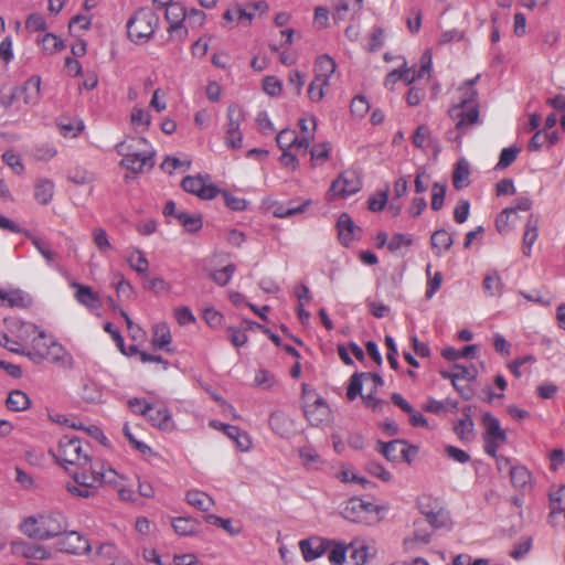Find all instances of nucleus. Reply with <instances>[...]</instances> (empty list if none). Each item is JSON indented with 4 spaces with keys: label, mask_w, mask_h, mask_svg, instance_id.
I'll return each instance as SVG.
<instances>
[{
    "label": "nucleus",
    "mask_w": 565,
    "mask_h": 565,
    "mask_svg": "<svg viewBox=\"0 0 565 565\" xmlns=\"http://www.w3.org/2000/svg\"><path fill=\"white\" fill-rule=\"evenodd\" d=\"M72 477L73 482L67 483L66 489L72 495L79 498H92L102 487L117 488L119 480H124V476L110 466L100 459H93L89 455H85L76 465Z\"/></svg>",
    "instance_id": "f257e3e1"
},
{
    "label": "nucleus",
    "mask_w": 565,
    "mask_h": 565,
    "mask_svg": "<svg viewBox=\"0 0 565 565\" xmlns=\"http://www.w3.org/2000/svg\"><path fill=\"white\" fill-rule=\"evenodd\" d=\"M68 527L66 516L60 511L31 515L21 523V531L31 539L46 541L57 537Z\"/></svg>",
    "instance_id": "f03ea898"
},
{
    "label": "nucleus",
    "mask_w": 565,
    "mask_h": 565,
    "mask_svg": "<svg viewBox=\"0 0 565 565\" xmlns=\"http://www.w3.org/2000/svg\"><path fill=\"white\" fill-rule=\"evenodd\" d=\"M115 150L122 157L120 166L134 173L141 172L145 167L154 166V151L145 137L118 142Z\"/></svg>",
    "instance_id": "7ed1b4c3"
},
{
    "label": "nucleus",
    "mask_w": 565,
    "mask_h": 565,
    "mask_svg": "<svg viewBox=\"0 0 565 565\" xmlns=\"http://www.w3.org/2000/svg\"><path fill=\"white\" fill-rule=\"evenodd\" d=\"M159 25V17L149 8L138 9L127 21V34L136 44L147 43Z\"/></svg>",
    "instance_id": "20e7f679"
},
{
    "label": "nucleus",
    "mask_w": 565,
    "mask_h": 565,
    "mask_svg": "<svg viewBox=\"0 0 565 565\" xmlns=\"http://www.w3.org/2000/svg\"><path fill=\"white\" fill-rule=\"evenodd\" d=\"M302 409L311 426L319 427L330 422L331 409L327 401L318 396L309 385H302Z\"/></svg>",
    "instance_id": "39448f33"
},
{
    "label": "nucleus",
    "mask_w": 565,
    "mask_h": 565,
    "mask_svg": "<svg viewBox=\"0 0 565 565\" xmlns=\"http://www.w3.org/2000/svg\"><path fill=\"white\" fill-rule=\"evenodd\" d=\"M30 344L31 349H26V356L35 363H40L45 359L60 361L64 353L63 347L49 338L42 330H38Z\"/></svg>",
    "instance_id": "423d86ee"
},
{
    "label": "nucleus",
    "mask_w": 565,
    "mask_h": 565,
    "mask_svg": "<svg viewBox=\"0 0 565 565\" xmlns=\"http://www.w3.org/2000/svg\"><path fill=\"white\" fill-rule=\"evenodd\" d=\"M56 461L67 469L66 465L76 466L85 455H88L83 443L75 436H63L54 451H51Z\"/></svg>",
    "instance_id": "0eeeda50"
},
{
    "label": "nucleus",
    "mask_w": 565,
    "mask_h": 565,
    "mask_svg": "<svg viewBox=\"0 0 565 565\" xmlns=\"http://www.w3.org/2000/svg\"><path fill=\"white\" fill-rule=\"evenodd\" d=\"M226 118L224 142L230 149H239L243 143V134L239 127L244 120V111L237 105H230Z\"/></svg>",
    "instance_id": "6e6552de"
},
{
    "label": "nucleus",
    "mask_w": 565,
    "mask_h": 565,
    "mask_svg": "<svg viewBox=\"0 0 565 565\" xmlns=\"http://www.w3.org/2000/svg\"><path fill=\"white\" fill-rule=\"evenodd\" d=\"M362 188V181L354 171L342 172L332 183L328 191L329 200L345 199L358 193Z\"/></svg>",
    "instance_id": "1a4fd4ad"
},
{
    "label": "nucleus",
    "mask_w": 565,
    "mask_h": 565,
    "mask_svg": "<svg viewBox=\"0 0 565 565\" xmlns=\"http://www.w3.org/2000/svg\"><path fill=\"white\" fill-rule=\"evenodd\" d=\"M448 114L456 122L457 136L455 137V141L460 146L461 137L467 134L471 127L480 124L479 108L450 107Z\"/></svg>",
    "instance_id": "9d476101"
},
{
    "label": "nucleus",
    "mask_w": 565,
    "mask_h": 565,
    "mask_svg": "<svg viewBox=\"0 0 565 565\" xmlns=\"http://www.w3.org/2000/svg\"><path fill=\"white\" fill-rule=\"evenodd\" d=\"M185 192L198 195L203 200H211L216 196L218 189L211 182L209 174L205 175H188L181 183Z\"/></svg>",
    "instance_id": "9b49d317"
},
{
    "label": "nucleus",
    "mask_w": 565,
    "mask_h": 565,
    "mask_svg": "<svg viewBox=\"0 0 565 565\" xmlns=\"http://www.w3.org/2000/svg\"><path fill=\"white\" fill-rule=\"evenodd\" d=\"M377 505L365 502L360 498H351L343 508L342 516L353 523H367L373 513H377Z\"/></svg>",
    "instance_id": "f8f14e48"
},
{
    "label": "nucleus",
    "mask_w": 565,
    "mask_h": 565,
    "mask_svg": "<svg viewBox=\"0 0 565 565\" xmlns=\"http://www.w3.org/2000/svg\"><path fill=\"white\" fill-rule=\"evenodd\" d=\"M57 541L58 551L67 554H88L92 550L88 540L77 531H65Z\"/></svg>",
    "instance_id": "ddd939ff"
},
{
    "label": "nucleus",
    "mask_w": 565,
    "mask_h": 565,
    "mask_svg": "<svg viewBox=\"0 0 565 565\" xmlns=\"http://www.w3.org/2000/svg\"><path fill=\"white\" fill-rule=\"evenodd\" d=\"M166 19L170 22L168 32L172 36H177L180 41H183L188 35V30L183 25V21L186 17L184 7L178 2H171L166 7Z\"/></svg>",
    "instance_id": "4468645a"
},
{
    "label": "nucleus",
    "mask_w": 565,
    "mask_h": 565,
    "mask_svg": "<svg viewBox=\"0 0 565 565\" xmlns=\"http://www.w3.org/2000/svg\"><path fill=\"white\" fill-rule=\"evenodd\" d=\"M331 540L321 536H311L299 543L305 561L311 562L322 556L330 547Z\"/></svg>",
    "instance_id": "2eb2a0df"
},
{
    "label": "nucleus",
    "mask_w": 565,
    "mask_h": 565,
    "mask_svg": "<svg viewBox=\"0 0 565 565\" xmlns=\"http://www.w3.org/2000/svg\"><path fill=\"white\" fill-rule=\"evenodd\" d=\"M71 287L76 289L74 295L76 301L88 310H97L102 307V299L92 287L76 281L72 282Z\"/></svg>",
    "instance_id": "dca6fc26"
},
{
    "label": "nucleus",
    "mask_w": 565,
    "mask_h": 565,
    "mask_svg": "<svg viewBox=\"0 0 565 565\" xmlns=\"http://www.w3.org/2000/svg\"><path fill=\"white\" fill-rule=\"evenodd\" d=\"M480 78V75H477L476 77L466 81L459 88H458V102L452 105L451 107H478L479 108V102H478V92L475 88L476 83Z\"/></svg>",
    "instance_id": "f3484780"
},
{
    "label": "nucleus",
    "mask_w": 565,
    "mask_h": 565,
    "mask_svg": "<svg viewBox=\"0 0 565 565\" xmlns=\"http://www.w3.org/2000/svg\"><path fill=\"white\" fill-rule=\"evenodd\" d=\"M148 422L162 431H171L174 429V422L168 407L164 405L154 406L153 411L147 416Z\"/></svg>",
    "instance_id": "a211bd4d"
},
{
    "label": "nucleus",
    "mask_w": 565,
    "mask_h": 565,
    "mask_svg": "<svg viewBox=\"0 0 565 565\" xmlns=\"http://www.w3.org/2000/svg\"><path fill=\"white\" fill-rule=\"evenodd\" d=\"M40 85L41 78L39 76H32L26 79L21 86H15L17 92L20 95L21 102L24 105L33 106L40 99Z\"/></svg>",
    "instance_id": "6ab92c4d"
},
{
    "label": "nucleus",
    "mask_w": 565,
    "mask_h": 565,
    "mask_svg": "<svg viewBox=\"0 0 565 565\" xmlns=\"http://www.w3.org/2000/svg\"><path fill=\"white\" fill-rule=\"evenodd\" d=\"M404 441L402 440H392L388 443H384L382 440L377 441V451L381 452L388 461H398L399 459H405L409 461L407 457V449L402 447Z\"/></svg>",
    "instance_id": "aec40b11"
},
{
    "label": "nucleus",
    "mask_w": 565,
    "mask_h": 565,
    "mask_svg": "<svg viewBox=\"0 0 565 565\" xmlns=\"http://www.w3.org/2000/svg\"><path fill=\"white\" fill-rule=\"evenodd\" d=\"M171 342V331L166 322H159L152 327L151 344L154 349L171 353L173 352V349L170 347Z\"/></svg>",
    "instance_id": "412c9836"
},
{
    "label": "nucleus",
    "mask_w": 565,
    "mask_h": 565,
    "mask_svg": "<svg viewBox=\"0 0 565 565\" xmlns=\"http://www.w3.org/2000/svg\"><path fill=\"white\" fill-rule=\"evenodd\" d=\"M339 239L342 245L349 246L355 238V232L361 231L348 213H342L337 223Z\"/></svg>",
    "instance_id": "4be33fe9"
},
{
    "label": "nucleus",
    "mask_w": 565,
    "mask_h": 565,
    "mask_svg": "<svg viewBox=\"0 0 565 565\" xmlns=\"http://www.w3.org/2000/svg\"><path fill=\"white\" fill-rule=\"evenodd\" d=\"M439 374L443 379L450 380L452 385L456 386V382L459 380H466L468 382L475 381L478 376V371L473 365L465 366L461 364H455L451 371L443 370Z\"/></svg>",
    "instance_id": "5701e85b"
},
{
    "label": "nucleus",
    "mask_w": 565,
    "mask_h": 565,
    "mask_svg": "<svg viewBox=\"0 0 565 565\" xmlns=\"http://www.w3.org/2000/svg\"><path fill=\"white\" fill-rule=\"evenodd\" d=\"M31 303L30 297L20 289L3 290L0 288V306L10 308H26Z\"/></svg>",
    "instance_id": "b1692460"
},
{
    "label": "nucleus",
    "mask_w": 565,
    "mask_h": 565,
    "mask_svg": "<svg viewBox=\"0 0 565 565\" xmlns=\"http://www.w3.org/2000/svg\"><path fill=\"white\" fill-rule=\"evenodd\" d=\"M337 63L328 54L317 57L313 66L315 77L330 83L332 75L335 73Z\"/></svg>",
    "instance_id": "393cba45"
},
{
    "label": "nucleus",
    "mask_w": 565,
    "mask_h": 565,
    "mask_svg": "<svg viewBox=\"0 0 565 565\" xmlns=\"http://www.w3.org/2000/svg\"><path fill=\"white\" fill-rule=\"evenodd\" d=\"M12 551L14 554L22 555L26 558L46 559L50 557V552L44 547L25 542L13 543Z\"/></svg>",
    "instance_id": "a878e982"
},
{
    "label": "nucleus",
    "mask_w": 565,
    "mask_h": 565,
    "mask_svg": "<svg viewBox=\"0 0 565 565\" xmlns=\"http://www.w3.org/2000/svg\"><path fill=\"white\" fill-rule=\"evenodd\" d=\"M419 510L426 516L427 522L435 529L447 526L449 523V513L444 508L436 504V510H426L423 502L418 503Z\"/></svg>",
    "instance_id": "bb28decb"
},
{
    "label": "nucleus",
    "mask_w": 565,
    "mask_h": 565,
    "mask_svg": "<svg viewBox=\"0 0 565 565\" xmlns=\"http://www.w3.org/2000/svg\"><path fill=\"white\" fill-rule=\"evenodd\" d=\"M539 236V217L531 214L525 224V231L523 234V254L525 256L531 255V248Z\"/></svg>",
    "instance_id": "cd10ccee"
},
{
    "label": "nucleus",
    "mask_w": 565,
    "mask_h": 565,
    "mask_svg": "<svg viewBox=\"0 0 565 565\" xmlns=\"http://www.w3.org/2000/svg\"><path fill=\"white\" fill-rule=\"evenodd\" d=\"M21 98L19 93L17 92L15 86H2L0 87V107H3L6 110H21Z\"/></svg>",
    "instance_id": "c85d7f7f"
},
{
    "label": "nucleus",
    "mask_w": 565,
    "mask_h": 565,
    "mask_svg": "<svg viewBox=\"0 0 565 565\" xmlns=\"http://www.w3.org/2000/svg\"><path fill=\"white\" fill-rule=\"evenodd\" d=\"M482 424L486 428L484 438H492L495 440H507L505 431L500 427V422L491 413H486L482 416Z\"/></svg>",
    "instance_id": "c756f323"
},
{
    "label": "nucleus",
    "mask_w": 565,
    "mask_h": 565,
    "mask_svg": "<svg viewBox=\"0 0 565 565\" xmlns=\"http://www.w3.org/2000/svg\"><path fill=\"white\" fill-rule=\"evenodd\" d=\"M482 287L490 297H499L503 292L504 284L497 270H490L483 278Z\"/></svg>",
    "instance_id": "7c9ffc66"
},
{
    "label": "nucleus",
    "mask_w": 565,
    "mask_h": 565,
    "mask_svg": "<svg viewBox=\"0 0 565 565\" xmlns=\"http://www.w3.org/2000/svg\"><path fill=\"white\" fill-rule=\"evenodd\" d=\"M224 434L235 441L241 451H248L252 448L249 435L237 426H224Z\"/></svg>",
    "instance_id": "2f4dec72"
},
{
    "label": "nucleus",
    "mask_w": 565,
    "mask_h": 565,
    "mask_svg": "<svg viewBox=\"0 0 565 565\" xmlns=\"http://www.w3.org/2000/svg\"><path fill=\"white\" fill-rule=\"evenodd\" d=\"M431 247L437 256H440L444 250H448L454 244V237L446 230H437L430 237Z\"/></svg>",
    "instance_id": "473e14b6"
},
{
    "label": "nucleus",
    "mask_w": 565,
    "mask_h": 565,
    "mask_svg": "<svg viewBox=\"0 0 565 565\" xmlns=\"http://www.w3.org/2000/svg\"><path fill=\"white\" fill-rule=\"evenodd\" d=\"M54 194V183L49 179H39L34 185V199L43 205L52 201Z\"/></svg>",
    "instance_id": "72a5a7b5"
},
{
    "label": "nucleus",
    "mask_w": 565,
    "mask_h": 565,
    "mask_svg": "<svg viewBox=\"0 0 565 565\" xmlns=\"http://www.w3.org/2000/svg\"><path fill=\"white\" fill-rule=\"evenodd\" d=\"M186 502L200 511H209L213 504V499L203 491L189 490L185 495Z\"/></svg>",
    "instance_id": "f704fd0d"
},
{
    "label": "nucleus",
    "mask_w": 565,
    "mask_h": 565,
    "mask_svg": "<svg viewBox=\"0 0 565 565\" xmlns=\"http://www.w3.org/2000/svg\"><path fill=\"white\" fill-rule=\"evenodd\" d=\"M30 398L26 393L15 390L9 393L7 398V407L12 412H22L30 407Z\"/></svg>",
    "instance_id": "c9c22d12"
},
{
    "label": "nucleus",
    "mask_w": 565,
    "mask_h": 565,
    "mask_svg": "<svg viewBox=\"0 0 565 565\" xmlns=\"http://www.w3.org/2000/svg\"><path fill=\"white\" fill-rule=\"evenodd\" d=\"M363 0H339L334 8L333 19L337 21L344 20L352 12L356 13L361 10Z\"/></svg>",
    "instance_id": "e433bc0d"
},
{
    "label": "nucleus",
    "mask_w": 565,
    "mask_h": 565,
    "mask_svg": "<svg viewBox=\"0 0 565 565\" xmlns=\"http://www.w3.org/2000/svg\"><path fill=\"white\" fill-rule=\"evenodd\" d=\"M128 265L140 276L148 277L149 262L139 249H134L127 257Z\"/></svg>",
    "instance_id": "4c0bfd02"
},
{
    "label": "nucleus",
    "mask_w": 565,
    "mask_h": 565,
    "mask_svg": "<svg viewBox=\"0 0 565 565\" xmlns=\"http://www.w3.org/2000/svg\"><path fill=\"white\" fill-rule=\"evenodd\" d=\"M199 522L190 518H177L172 522L174 532L181 536L194 535L198 533Z\"/></svg>",
    "instance_id": "58836bf2"
},
{
    "label": "nucleus",
    "mask_w": 565,
    "mask_h": 565,
    "mask_svg": "<svg viewBox=\"0 0 565 565\" xmlns=\"http://www.w3.org/2000/svg\"><path fill=\"white\" fill-rule=\"evenodd\" d=\"M328 559L331 565H343L347 558L349 546L343 542L331 540Z\"/></svg>",
    "instance_id": "ea45409f"
},
{
    "label": "nucleus",
    "mask_w": 565,
    "mask_h": 565,
    "mask_svg": "<svg viewBox=\"0 0 565 565\" xmlns=\"http://www.w3.org/2000/svg\"><path fill=\"white\" fill-rule=\"evenodd\" d=\"M473 420L469 414L459 419L454 427L455 434L461 441H469L473 437Z\"/></svg>",
    "instance_id": "a19ab883"
},
{
    "label": "nucleus",
    "mask_w": 565,
    "mask_h": 565,
    "mask_svg": "<svg viewBox=\"0 0 565 565\" xmlns=\"http://www.w3.org/2000/svg\"><path fill=\"white\" fill-rule=\"evenodd\" d=\"M175 220L185 228L189 233H195L202 228V218L199 214H188L185 212H178Z\"/></svg>",
    "instance_id": "79ce46f5"
},
{
    "label": "nucleus",
    "mask_w": 565,
    "mask_h": 565,
    "mask_svg": "<svg viewBox=\"0 0 565 565\" xmlns=\"http://www.w3.org/2000/svg\"><path fill=\"white\" fill-rule=\"evenodd\" d=\"M470 170L469 163L466 160H459L456 164L454 174H452V183L456 189H462L468 185Z\"/></svg>",
    "instance_id": "37998d69"
},
{
    "label": "nucleus",
    "mask_w": 565,
    "mask_h": 565,
    "mask_svg": "<svg viewBox=\"0 0 565 565\" xmlns=\"http://www.w3.org/2000/svg\"><path fill=\"white\" fill-rule=\"evenodd\" d=\"M511 482L515 488L524 489L531 483V473L524 466H515L510 469Z\"/></svg>",
    "instance_id": "c03bdc74"
},
{
    "label": "nucleus",
    "mask_w": 565,
    "mask_h": 565,
    "mask_svg": "<svg viewBox=\"0 0 565 565\" xmlns=\"http://www.w3.org/2000/svg\"><path fill=\"white\" fill-rule=\"evenodd\" d=\"M351 551V558L356 565H364L370 556L369 546L362 542L354 540L349 545Z\"/></svg>",
    "instance_id": "a18cd8bd"
},
{
    "label": "nucleus",
    "mask_w": 565,
    "mask_h": 565,
    "mask_svg": "<svg viewBox=\"0 0 565 565\" xmlns=\"http://www.w3.org/2000/svg\"><path fill=\"white\" fill-rule=\"evenodd\" d=\"M329 86L330 83L313 77L307 89L308 98L313 103L321 102L326 96V88Z\"/></svg>",
    "instance_id": "49530a36"
},
{
    "label": "nucleus",
    "mask_w": 565,
    "mask_h": 565,
    "mask_svg": "<svg viewBox=\"0 0 565 565\" xmlns=\"http://www.w3.org/2000/svg\"><path fill=\"white\" fill-rule=\"evenodd\" d=\"M448 407L457 408L458 402L451 399L437 401L435 398H428L426 403L423 405V409L428 413H433L436 415L441 414L447 411Z\"/></svg>",
    "instance_id": "de8ad7c7"
},
{
    "label": "nucleus",
    "mask_w": 565,
    "mask_h": 565,
    "mask_svg": "<svg viewBox=\"0 0 565 565\" xmlns=\"http://www.w3.org/2000/svg\"><path fill=\"white\" fill-rule=\"evenodd\" d=\"M310 204V201H306L302 204L295 205L292 202L288 204H280L275 207L274 215L276 217L286 218L295 214L301 213Z\"/></svg>",
    "instance_id": "09e8293b"
},
{
    "label": "nucleus",
    "mask_w": 565,
    "mask_h": 565,
    "mask_svg": "<svg viewBox=\"0 0 565 565\" xmlns=\"http://www.w3.org/2000/svg\"><path fill=\"white\" fill-rule=\"evenodd\" d=\"M38 42L41 44L43 51L49 54L60 52L64 49L63 41L53 33L44 34L41 40H38Z\"/></svg>",
    "instance_id": "8fccbe9b"
},
{
    "label": "nucleus",
    "mask_w": 565,
    "mask_h": 565,
    "mask_svg": "<svg viewBox=\"0 0 565 565\" xmlns=\"http://www.w3.org/2000/svg\"><path fill=\"white\" fill-rule=\"evenodd\" d=\"M520 151H521V149L515 146L502 149L500 157H499V161L495 166V169L503 170V169L508 168L509 166H511L515 161Z\"/></svg>",
    "instance_id": "3c124183"
},
{
    "label": "nucleus",
    "mask_w": 565,
    "mask_h": 565,
    "mask_svg": "<svg viewBox=\"0 0 565 565\" xmlns=\"http://www.w3.org/2000/svg\"><path fill=\"white\" fill-rule=\"evenodd\" d=\"M235 270H236V266L234 264H228L221 269L214 270L211 274V277L216 285L223 287L230 282Z\"/></svg>",
    "instance_id": "603ef678"
},
{
    "label": "nucleus",
    "mask_w": 565,
    "mask_h": 565,
    "mask_svg": "<svg viewBox=\"0 0 565 565\" xmlns=\"http://www.w3.org/2000/svg\"><path fill=\"white\" fill-rule=\"evenodd\" d=\"M130 120L135 128L142 127L143 130H147L151 124V116L147 110L135 107Z\"/></svg>",
    "instance_id": "864d4df0"
},
{
    "label": "nucleus",
    "mask_w": 565,
    "mask_h": 565,
    "mask_svg": "<svg viewBox=\"0 0 565 565\" xmlns=\"http://www.w3.org/2000/svg\"><path fill=\"white\" fill-rule=\"evenodd\" d=\"M111 284L116 287L118 295H122L125 297H130L132 295V286L128 280H126L121 273L116 271L113 274Z\"/></svg>",
    "instance_id": "5fc2aeb1"
},
{
    "label": "nucleus",
    "mask_w": 565,
    "mask_h": 565,
    "mask_svg": "<svg viewBox=\"0 0 565 565\" xmlns=\"http://www.w3.org/2000/svg\"><path fill=\"white\" fill-rule=\"evenodd\" d=\"M296 141H298V135L291 129H282L276 137V142L282 151L292 148Z\"/></svg>",
    "instance_id": "6e6d98bb"
},
{
    "label": "nucleus",
    "mask_w": 565,
    "mask_h": 565,
    "mask_svg": "<svg viewBox=\"0 0 565 565\" xmlns=\"http://www.w3.org/2000/svg\"><path fill=\"white\" fill-rule=\"evenodd\" d=\"M38 330V326L32 322H21L17 329V338L22 343H30Z\"/></svg>",
    "instance_id": "4d7b16f0"
},
{
    "label": "nucleus",
    "mask_w": 565,
    "mask_h": 565,
    "mask_svg": "<svg viewBox=\"0 0 565 565\" xmlns=\"http://www.w3.org/2000/svg\"><path fill=\"white\" fill-rule=\"evenodd\" d=\"M413 244V236L411 234H402L397 233L392 236L391 241L387 243V248L390 252L395 253L399 250L404 246H411Z\"/></svg>",
    "instance_id": "13d9d810"
},
{
    "label": "nucleus",
    "mask_w": 565,
    "mask_h": 565,
    "mask_svg": "<svg viewBox=\"0 0 565 565\" xmlns=\"http://www.w3.org/2000/svg\"><path fill=\"white\" fill-rule=\"evenodd\" d=\"M446 184H441L435 182L433 184V194H431V203L430 206L434 211H439L444 205V200L446 195Z\"/></svg>",
    "instance_id": "bf43d9fd"
},
{
    "label": "nucleus",
    "mask_w": 565,
    "mask_h": 565,
    "mask_svg": "<svg viewBox=\"0 0 565 565\" xmlns=\"http://www.w3.org/2000/svg\"><path fill=\"white\" fill-rule=\"evenodd\" d=\"M362 379L364 375L362 373H354L350 379V384L347 390V397L349 401H354L362 393L363 384Z\"/></svg>",
    "instance_id": "052dcab7"
},
{
    "label": "nucleus",
    "mask_w": 565,
    "mask_h": 565,
    "mask_svg": "<svg viewBox=\"0 0 565 565\" xmlns=\"http://www.w3.org/2000/svg\"><path fill=\"white\" fill-rule=\"evenodd\" d=\"M204 519L209 524L220 526V527L224 529L231 535H236L239 533V529H235L232 525V521L230 519H223L215 514H207Z\"/></svg>",
    "instance_id": "680f3d73"
},
{
    "label": "nucleus",
    "mask_w": 565,
    "mask_h": 565,
    "mask_svg": "<svg viewBox=\"0 0 565 565\" xmlns=\"http://www.w3.org/2000/svg\"><path fill=\"white\" fill-rule=\"evenodd\" d=\"M388 200V189L377 192L375 195L371 196L367 201L369 210L372 212L382 211Z\"/></svg>",
    "instance_id": "e2e57ef3"
},
{
    "label": "nucleus",
    "mask_w": 565,
    "mask_h": 565,
    "mask_svg": "<svg viewBox=\"0 0 565 565\" xmlns=\"http://www.w3.org/2000/svg\"><path fill=\"white\" fill-rule=\"evenodd\" d=\"M128 406L132 413L147 417L150 411H153V405L143 398H131L128 401Z\"/></svg>",
    "instance_id": "0e129e2a"
},
{
    "label": "nucleus",
    "mask_w": 565,
    "mask_h": 565,
    "mask_svg": "<svg viewBox=\"0 0 565 565\" xmlns=\"http://www.w3.org/2000/svg\"><path fill=\"white\" fill-rule=\"evenodd\" d=\"M60 132L63 137L67 138H74L78 136V134L84 129V124L81 120L77 121H68V122H61L58 125Z\"/></svg>",
    "instance_id": "69168bd1"
},
{
    "label": "nucleus",
    "mask_w": 565,
    "mask_h": 565,
    "mask_svg": "<svg viewBox=\"0 0 565 565\" xmlns=\"http://www.w3.org/2000/svg\"><path fill=\"white\" fill-rule=\"evenodd\" d=\"M2 160L14 171L17 174H21L24 171V166L21 161V157L14 151H6L2 154Z\"/></svg>",
    "instance_id": "338daca9"
},
{
    "label": "nucleus",
    "mask_w": 565,
    "mask_h": 565,
    "mask_svg": "<svg viewBox=\"0 0 565 565\" xmlns=\"http://www.w3.org/2000/svg\"><path fill=\"white\" fill-rule=\"evenodd\" d=\"M68 180L76 185H84L90 183L94 178L93 174L85 169H74L68 174Z\"/></svg>",
    "instance_id": "774afa93"
}]
</instances>
